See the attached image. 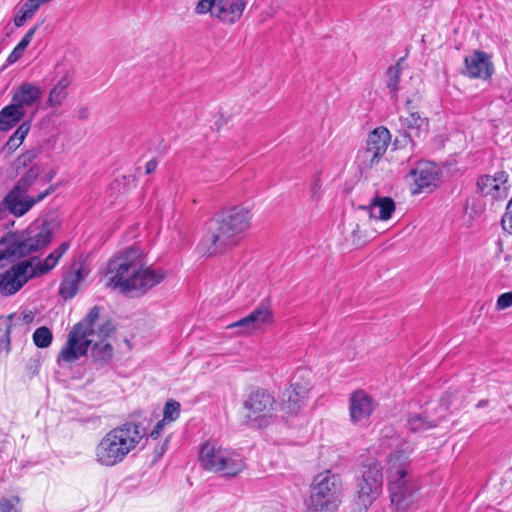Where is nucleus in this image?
<instances>
[{
    "instance_id": "23",
    "label": "nucleus",
    "mask_w": 512,
    "mask_h": 512,
    "mask_svg": "<svg viewBox=\"0 0 512 512\" xmlns=\"http://www.w3.org/2000/svg\"><path fill=\"white\" fill-rule=\"evenodd\" d=\"M42 97V90L29 82L22 83L12 96V104L19 110L26 111L27 108L36 106Z\"/></svg>"
},
{
    "instance_id": "27",
    "label": "nucleus",
    "mask_w": 512,
    "mask_h": 512,
    "mask_svg": "<svg viewBox=\"0 0 512 512\" xmlns=\"http://www.w3.org/2000/svg\"><path fill=\"white\" fill-rule=\"evenodd\" d=\"M72 83V76L66 73L62 76L56 85L50 90L46 105L50 108H57L65 101L68 96V87Z\"/></svg>"
},
{
    "instance_id": "40",
    "label": "nucleus",
    "mask_w": 512,
    "mask_h": 512,
    "mask_svg": "<svg viewBox=\"0 0 512 512\" xmlns=\"http://www.w3.org/2000/svg\"><path fill=\"white\" fill-rule=\"evenodd\" d=\"M170 425V423H168L167 421H164L163 419H161L160 421H158L156 423V425L154 426V428L151 430V432L149 433L148 437H150L151 439L153 440H156L160 437V435L162 434V432L164 431V429Z\"/></svg>"
},
{
    "instance_id": "46",
    "label": "nucleus",
    "mask_w": 512,
    "mask_h": 512,
    "mask_svg": "<svg viewBox=\"0 0 512 512\" xmlns=\"http://www.w3.org/2000/svg\"><path fill=\"white\" fill-rule=\"evenodd\" d=\"M157 162H146L145 165V174H150L156 169Z\"/></svg>"
},
{
    "instance_id": "26",
    "label": "nucleus",
    "mask_w": 512,
    "mask_h": 512,
    "mask_svg": "<svg viewBox=\"0 0 512 512\" xmlns=\"http://www.w3.org/2000/svg\"><path fill=\"white\" fill-rule=\"evenodd\" d=\"M88 273V269L82 265L66 273L59 288L60 295L64 299L74 297L78 292L79 284L87 277Z\"/></svg>"
},
{
    "instance_id": "14",
    "label": "nucleus",
    "mask_w": 512,
    "mask_h": 512,
    "mask_svg": "<svg viewBox=\"0 0 512 512\" xmlns=\"http://www.w3.org/2000/svg\"><path fill=\"white\" fill-rule=\"evenodd\" d=\"M412 100L406 101V107L409 112L407 116H400L399 122L400 127L403 130L401 134V139L396 138L394 145L398 146L402 144L406 146L407 144L413 145L412 137H419L422 132H426L428 128V119L421 117L418 112L413 111L415 108L411 106Z\"/></svg>"
},
{
    "instance_id": "18",
    "label": "nucleus",
    "mask_w": 512,
    "mask_h": 512,
    "mask_svg": "<svg viewBox=\"0 0 512 512\" xmlns=\"http://www.w3.org/2000/svg\"><path fill=\"white\" fill-rule=\"evenodd\" d=\"M20 165L16 167L20 174L16 185L29 191L34 185L46 184L50 182L54 176V171H44L41 165L34 162H18Z\"/></svg>"
},
{
    "instance_id": "13",
    "label": "nucleus",
    "mask_w": 512,
    "mask_h": 512,
    "mask_svg": "<svg viewBox=\"0 0 512 512\" xmlns=\"http://www.w3.org/2000/svg\"><path fill=\"white\" fill-rule=\"evenodd\" d=\"M311 389V372L299 369L293 377L287 390V398L284 400L283 409L288 415L297 414L305 405Z\"/></svg>"
},
{
    "instance_id": "43",
    "label": "nucleus",
    "mask_w": 512,
    "mask_h": 512,
    "mask_svg": "<svg viewBox=\"0 0 512 512\" xmlns=\"http://www.w3.org/2000/svg\"><path fill=\"white\" fill-rule=\"evenodd\" d=\"M229 121V118L222 113H220L215 120L214 126L217 131H219L223 126H225Z\"/></svg>"
},
{
    "instance_id": "38",
    "label": "nucleus",
    "mask_w": 512,
    "mask_h": 512,
    "mask_svg": "<svg viewBox=\"0 0 512 512\" xmlns=\"http://www.w3.org/2000/svg\"><path fill=\"white\" fill-rule=\"evenodd\" d=\"M512 306V291L501 294L496 302L497 310H505Z\"/></svg>"
},
{
    "instance_id": "21",
    "label": "nucleus",
    "mask_w": 512,
    "mask_h": 512,
    "mask_svg": "<svg viewBox=\"0 0 512 512\" xmlns=\"http://www.w3.org/2000/svg\"><path fill=\"white\" fill-rule=\"evenodd\" d=\"M463 74L470 78L488 79L493 72L492 63L485 52L476 51L465 57Z\"/></svg>"
},
{
    "instance_id": "42",
    "label": "nucleus",
    "mask_w": 512,
    "mask_h": 512,
    "mask_svg": "<svg viewBox=\"0 0 512 512\" xmlns=\"http://www.w3.org/2000/svg\"><path fill=\"white\" fill-rule=\"evenodd\" d=\"M24 51H25L24 49H22L16 45V47L13 49V51L10 53V55L7 58L8 63L12 64V63H15L16 61H18L22 57Z\"/></svg>"
},
{
    "instance_id": "10",
    "label": "nucleus",
    "mask_w": 512,
    "mask_h": 512,
    "mask_svg": "<svg viewBox=\"0 0 512 512\" xmlns=\"http://www.w3.org/2000/svg\"><path fill=\"white\" fill-rule=\"evenodd\" d=\"M359 473L357 502L364 509H367L382 491V466L377 459L369 457L361 464Z\"/></svg>"
},
{
    "instance_id": "47",
    "label": "nucleus",
    "mask_w": 512,
    "mask_h": 512,
    "mask_svg": "<svg viewBox=\"0 0 512 512\" xmlns=\"http://www.w3.org/2000/svg\"><path fill=\"white\" fill-rule=\"evenodd\" d=\"M168 442H169V440H168V439H166V440L164 441V443L161 445V447H160V449H159V455H162V454L166 451L167 446H168Z\"/></svg>"
},
{
    "instance_id": "41",
    "label": "nucleus",
    "mask_w": 512,
    "mask_h": 512,
    "mask_svg": "<svg viewBox=\"0 0 512 512\" xmlns=\"http://www.w3.org/2000/svg\"><path fill=\"white\" fill-rule=\"evenodd\" d=\"M38 26H34L28 30V32L25 34V36L21 39V41L17 44L20 48L26 50V48L31 43L33 36L35 32L37 31Z\"/></svg>"
},
{
    "instance_id": "4",
    "label": "nucleus",
    "mask_w": 512,
    "mask_h": 512,
    "mask_svg": "<svg viewBox=\"0 0 512 512\" xmlns=\"http://www.w3.org/2000/svg\"><path fill=\"white\" fill-rule=\"evenodd\" d=\"M414 448L406 445L396 448L387 458V480L391 503L405 511L415 502L419 484L411 472L410 455Z\"/></svg>"
},
{
    "instance_id": "17",
    "label": "nucleus",
    "mask_w": 512,
    "mask_h": 512,
    "mask_svg": "<svg viewBox=\"0 0 512 512\" xmlns=\"http://www.w3.org/2000/svg\"><path fill=\"white\" fill-rule=\"evenodd\" d=\"M32 276L24 261L0 274V295L11 296L19 291Z\"/></svg>"
},
{
    "instance_id": "45",
    "label": "nucleus",
    "mask_w": 512,
    "mask_h": 512,
    "mask_svg": "<svg viewBox=\"0 0 512 512\" xmlns=\"http://www.w3.org/2000/svg\"><path fill=\"white\" fill-rule=\"evenodd\" d=\"M40 147H36L32 149L30 152H28V157L26 160H32L33 158H37L40 156Z\"/></svg>"
},
{
    "instance_id": "39",
    "label": "nucleus",
    "mask_w": 512,
    "mask_h": 512,
    "mask_svg": "<svg viewBox=\"0 0 512 512\" xmlns=\"http://www.w3.org/2000/svg\"><path fill=\"white\" fill-rule=\"evenodd\" d=\"M503 229L512 235V203L509 202L507 205V212L502 218Z\"/></svg>"
},
{
    "instance_id": "22",
    "label": "nucleus",
    "mask_w": 512,
    "mask_h": 512,
    "mask_svg": "<svg viewBox=\"0 0 512 512\" xmlns=\"http://www.w3.org/2000/svg\"><path fill=\"white\" fill-rule=\"evenodd\" d=\"M359 208L366 211L372 220L388 221L392 218L396 205L391 197L381 196L376 193L368 205L360 206Z\"/></svg>"
},
{
    "instance_id": "48",
    "label": "nucleus",
    "mask_w": 512,
    "mask_h": 512,
    "mask_svg": "<svg viewBox=\"0 0 512 512\" xmlns=\"http://www.w3.org/2000/svg\"><path fill=\"white\" fill-rule=\"evenodd\" d=\"M485 404H486V401L482 400V401H480V402L477 404V407H478V408L483 407Z\"/></svg>"
},
{
    "instance_id": "8",
    "label": "nucleus",
    "mask_w": 512,
    "mask_h": 512,
    "mask_svg": "<svg viewBox=\"0 0 512 512\" xmlns=\"http://www.w3.org/2000/svg\"><path fill=\"white\" fill-rule=\"evenodd\" d=\"M199 461L204 469L223 476H236L245 468V463L238 453L214 441L202 445Z\"/></svg>"
},
{
    "instance_id": "11",
    "label": "nucleus",
    "mask_w": 512,
    "mask_h": 512,
    "mask_svg": "<svg viewBox=\"0 0 512 512\" xmlns=\"http://www.w3.org/2000/svg\"><path fill=\"white\" fill-rule=\"evenodd\" d=\"M246 6V0H199L195 12L210 13L223 24L233 25L241 19Z\"/></svg>"
},
{
    "instance_id": "44",
    "label": "nucleus",
    "mask_w": 512,
    "mask_h": 512,
    "mask_svg": "<svg viewBox=\"0 0 512 512\" xmlns=\"http://www.w3.org/2000/svg\"><path fill=\"white\" fill-rule=\"evenodd\" d=\"M76 114H77L78 119L86 120L89 117L90 111L87 106H81L76 110Z\"/></svg>"
},
{
    "instance_id": "35",
    "label": "nucleus",
    "mask_w": 512,
    "mask_h": 512,
    "mask_svg": "<svg viewBox=\"0 0 512 512\" xmlns=\"http://www.w3.org/2000/svg\"><path fill=\"white\" fill-rule=\"evenodd\" d=\"M401 68L399 64L394 67H390L387 70V87L392 95H395L399 89L398 85L400 82Z\"/></svg>"
},
{
    "instance_id": "9",
    "label": "nucleus",
    "mask_w": 512,
    "mask_h": 512,
    "mask_svg": "<svg viewBox=\"0 0 512 512\" xmlns=\"http://www.w3.org/2000/svg\"><path fill=\"white\" fill-rule=\"evenodd\" d=\"M277 406L276 398L269 390L251 389L243 401L244 418L253 427H267L276 419Z\"/></svg>"
},
{
    "instance_id": "2",
    "label": "nucleus",
    "mask_w": 512,
    "mask_h": 512,
    "mask_svg": "<svg viewBox=\"0 0 512 512\" xmlns=\"http://www.w3.org/2000/svg\"><path fill=\"white\" fill-rule=\"evenodd\" d=\"M106 276L109 284L121 293L141 296L160 284L166 278V273L147 266L144 252L133 246L110 259Z\"/></svg>"
},
{
    "instance_id": "19",
    "label": "nucleus",
    "mask_w": 512,
    "mask_h": 512,
    "mask_svg": "<svg viewBox=\"0 0 512 512\" xmlns=\"http://www.w3.org/2000/svg\"><path fill=\"white\" fill-rule=\"evenodd\" d=\"M391 141L390 131L383 126L375 128L366 141V147L359 157L363 160H376L384 155Z\"/></svg>"
},
{
    "instance_id": "24",
    "label": "nucleus",
    "mask_w": 512,
    "mask_h": 512,
    "mask_svg": "<svg viewBox=\"0 0 512 512\" xmlns=\"http://www.w3.org/2000/svg\"><path fill=\"white\" fill-rule=\"evenodd\" d=\"M272 311L267 306H260L252 311L246 317L229 325V328H241L243 333L250 332L255 329L261 328L265 324L272 322Z\"/></svg>"
},
{
    "instance_id": "32",
    "label": "nucleus",
    "mask_w": 512,
    "mask_h": 512,
    "mask_svg": "<svg viewBox=\"0 0 512 512\" xmlns=\"http://www.w3.org/2000/svg\"><path fill=\"white\" fill-rule=\"evenodd\" d=\"M53 340L52 332L49 328L42 326L33 333V342L38 348H47Z\"/></svg>"
},
{
    "instance_id": "29",
    "label": "nucleus",
    "mask_w": 512,
    "mask_h": 512,
    "mask_svg": "<svg viewBox=\"0 0 512 512\" xmlns=\"http://www.w3.org/2000/svg\"><path fill=\"white\" fill-rule=\"evenodd\" d=\"M407 425L412 432H424L438 425L436 419L429 418L426 413H411L407 417Z\"/></svg>"
},
{
    "instance_id": "1",
    "label": "nucleus",
    "mask_w": 512,
    "mask_h": 512,
    "mask_svg": "<svg viewBox=\"0 0 512 512\" xmlns=\"http://www.w3.org/2000/svg\"><path fill=\"white\" fill-rule=\"evenodd\" d=\"M113 323L100 315V308L94 306L87 315L78 322L68 334L64 346L57 357V362L74 363L86 356L91 348L92 361L97 366L108 364L113 358V347L106 339L113 334Z\"/></svg>"
},
{
    "instance_id": "37",
    "label": "nucleus",
    "mask_w": 512,
    "mask_h": 512,
    "mask_svg": "<svg viewBox=\"0 0 512 512\" xmlns=\"http://www.w3.org/2000/svg\"><path fill=\"white\" fill-rule=\"evenodd\" d=\"M34 317L35 316L32 311L25 310V311L19 313L18 315L10 316V322H12L15 325L16 324L29 325L30 323L33 322Z\"/></svg>"
},
{
    "instance_id": "49",
    "label": "nucleus",
    "mask_w": 512,
    "mask_h": 512,
    "mask_svg": "<svg viewBox=\"0 0 512 512\" xmlns=\"http://www.w3.org/2000/svg\"><path fill=\"white\" fill-rule=\"evenodd\" d=\"M397 441H398V439H397V438L392 439V443H391V445L396 444V442H397Z\"/></svg>"
},
{
    "instance_id": "15",
    "label": "nucleus",
    "mask_w": 512,
    "mask_h": 512,
    "mask_svg": "<svg viewBox=\"0 0 512 512\" xmlns=\"http://www.w3.org/2000/svg\"><path fill=\"white\" fill-rule=\"evenodd\" d=\"M509 175L505 171H498L494 175H482L477 180L479 193L492 201H504L509 194Z\"/></svg>"
},
{
    "instance_id": "7",
    "label": "nucleus",
    "mask_w": 512,
    "mask_h": 512,
    "mask_svg": "<svg viewBox=\"0 0 512 512\" xmlns=\"http://www.w3.org/2000/svg\"><path fill=\"white\" fill-rule=\"evenodd\" d=\"M342 497L341 476L331 470H325L313 478L306 506L311 512H335L342 502Z\"/></svg>"
},
{
    "instance_id": "34",
    "label": "nucleus",
    "mask_w": 512,
    "mask_h": 512,
    "mask_svg": "<svg viewBox=\"0 0 512 512\" xmlns=\"http://www.w3.org/2000/svg\"><path fill=\"white\" fill-rule=\"evenodd\" d=\"M21 500L16 495L0 498V512H21Z\"/></svg>"
},
{
    "instance_id": "33",
    "label": "nucleus",
    "mask_w": 512,
    "mask_h": 512,
    "mask_svg": "<svg viewBox=\"0 0 512 512\" xmlns=\"http://www.w3.org/2000/svg\"><path fill=\"white\" fill-rule=\"evenodd\" d=\"M180 411H181L180 403L173 399H170L164 405L162 419L171 424L179 418Z\"/></svg>"
},
{
    "instance_id": "28",
    "label": "nucleus",
    "mask_w": 512,
    "mask_h": 512,
    "mask_svg": "<svg viewBox=\"0 0 512 512\" xmlns=\"http://www.w3.org/2000/svg\"><path fill=\"white\" fill-rule=\"evenodd\" d=\"M26 115V111L19 110L12 103L0 111V132L12 129Z\"/></svg>"
},
{
    "instance_id": "36",
    "label": "nucleus",
    "mask_w": 512,
    "mask_h": 512,
    "mask_svg": "<svg viewBox=\"0 0 512 512\" xmlns=\"http://www.w3.org/2000/svg\"><path fill=\"white\" fill-rule=\"evenodd\" d=\"M10 349V325L8 320H3L0 323V350L9 353Z\"/></svg>"
},
{
    "instance_id": "20",
    "label": "nucleus",
    "mask_w": 512,
    "mask_h": 512,
    "mask_svg": "<svg viewBox=\"0 0 512 512\" xmlns=\"http://www.w3.org/2000/svg\"><path fill=\"white\" fill-rule=\"evenodd\" d=\"M68 248L69 244L65 242L54 249L43 260L39 259L38 257H31L28 260H24L32 278L41 277L53 270L62 256L66 253Z\"/></svg>"
},
{
    "instance_id": "5",
    "label": "nucleus",
    "mask_w": 512,
    "mask_h": 512,
    "mask_svg": "<svg viewBox=\"0 0 512 512\" xmlns=\"http://www.w3.org/2000/svg\"><path fill=\"white\" fill-rule=\"evenodd\" d=\"M146 436L140 423L126 422L108 431L94 448V460L103 467H113L135 451Z\"/></svg>"
},
{
    "instance_id": "25",
    "label": "nucleus",
    "mask_w": 512,
    "mask_h": 512,
    "mask_svg": "<svg viewBox=\"0 0 512 512\" xmlns=\"http://www.w3.org/2000/svg\"><path fill=\"white\" fill-rule=\"evenodd\" d=\"M428 165L424 168L414 170L412 176L414 179L413 194H419L436 186L438 180V169L433 162H426Z\"/></svg>"
},
{
    "instance_id": "12",
    "label": "nucleus",
    "mask_w": 512,
    "mask_h": 512,
    "mask_svg": "<svg viewBox=\"0 0 512 512\" xmlns=\"http://www.w3.org/2000/svg\"><path fill=\"white\" fill-rule=\"evenodd\" d=\"M54 191L55 187L51 185L44 191L32 196L28 194L29 191L25 188L15 184L0 203V211L7 210L15 217H22Z\"/></svg>"
},
{
    "instance_id": "3",
    "label": "nucleus",
    "mask_w": 512,
    "mask_h": 512,
    "mask_svg": "<svg viewBox=\"0 0 512 512\" xmlns=\"http://www.w3.org/2000/svg\"><path fill=\"white\" fill-rule=\"evenodd\" d=\"M251 211L234 207L211 219L206 224L199 248L205 255L224 252L240 243L251 227Z\"/></svg>"
},
{
    "instance_id": "6",
    "label": "nucleus",
    "mask_w": 512,
    "mask_h": 512,
    "mask_svg": "<svg viewBox=\"0 0 512 512\" xmlns=\"http://www.w3.org/2000/svg\"><path fill=\"white\" fill-rule=\"evenodd\" d=\"M52 236V224L38 219L20 232L4 235L0 246H5L11 259L15 260L47 247L52 241Z\"/></svg>"
},
{
    "instance_id": "16",
    "label": "nucleus",
    "mask_w": 512,
    "mask_h": 512,
    "mask_svg": "<svg viewBox=\"0 0 512 512\" xmlns=\"http://www.w3.org/2000/svg\"><path fill=\"white\" fill-rule=\"evenodd\" d=\"M377 406L376 401L365 391L357 390L349 398V416L354 425H365Z\"/></svg>"
},
{
    "instance_id": "30",
    "label": "nucleus",
    "mask_w": 512,
    "mask_h": 512,
    "mask_svg": "<svg viewBox=\"0 0 512 512\" xmlns=\"http://www.w3.org/2000/svg\"><path fill=\"white\" fill-rule=\"evenodd\" d=\"M30 130V122L25 121L23 122L17 130L13 133V135L9 138L5 146L3 147V151H7V153H10L14 150H16L25 139L26 135L28 134Z\"/></svg>"
},
{
    "instance_id": "31",
    "label": "nucleus",
    "mask_w": 512,
    "mask_h": 512,
    "mask_svg": "<svg viewBox=\"0 0 512 512\" xmlns=\"http://www.w3.org/2000/svg\"><path fill=\"white\" fill-rule=\"evenodd\" d=\"M38 8L39 5L34 0H28L26 3H24L14 17L15 26H23L28 19L33 17Z\"/></svg>"
}]
</instances>
